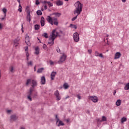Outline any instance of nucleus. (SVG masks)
Instances as JSON below:
<instances>
[{"mask_svg":"<svg viewBox=\"0 0 129 129\" xmlns=\"http://www.w3.org/2000/svg\"><path fill=\"white\" fill-rule=\"evenodd\" d=\"M73 37L75 42H79V34L78 33H74Z\"/></svg>","mask_w":129,"mask_h":129,"instance_id":"obj_5","label":"nucleus"},{"mask_svg":"<svg viewBox=\"0 0 129 129\" xmlns=\"http://www.w3.org/2000/svg\"><path fill=\"white\" fill-rule=\"evenodd\" d=\"M57 73L56 72H52L51 74V80H54L55 76H56Z\"/></svg>","mask_w":129,"mask_h":129,"instance_id":"obj_15","label":"nucleus"},{"mask_svg":"<svg viewBox=\"0 0 129 129\" xmlns=\"http://www.w3.org/2000/svg\"><path fill=\"white\" fill-rule=\"evenodd\" d=\"M34 96L33 97H36V96H37V94H34Z\"/></svg>","mask_w":129,"mask_h":129,"instance_id":"obj_58","label":"nucleus"},{"mask_svg":"<svg viewBox=\"0 0 129 129\" xmlns=\"http://www.w3.org/2000/svg\"><path fill=\"white\" fill-rule=\"evenodd\" d=\"M115 93H116V90H114V92H113V95H115Z\"/></svg>","mask_w":129,"mask_h":129,"instance_id":"obj_54","label":"nucleus"},{"mask_svg":"<svg viewBox=\"0 0 129 129\" xmlns=\"http://www.w3.org/2000/svg\"><path fill=\"white\" fill-rule=\"evenodd\" d=\"M17 2L19 3V5H21V0H17Z\"/></svg>","mask_w":129,"mask_h":129,"instance_id":"obj_55","label":"nucleus"},{"mask_svg":"<svg viewBox=\"0 0 129 129\" xmlns=\"http://www.w3.org/2000/svg\"><path fill=\"white\" fill-rule=\"evenodd\" d=\"M5 19H6V18H5V17H3V18H2V20H5Z\"/></svg>","mask_w":129,"mask_h":129,"instance_id":"obj_60","label":"nucleus"},{"mask_svg":"<svg viewBox=\"0 0 129 129\" xmlns=\"http://www.w3.org/2000/svg\"><path fill=\"white\" fill-rule=\"evenodd\" d=\"M23 26H24V24H22V33H24V30H23V29L24 28V27H23Z\"/></svg>","mask_w":129,"mask_h":129,"instance_id":"obj_51","label":"nucleus"},{"mask_svg":"<svg viewBox=\"0 0 129 129\" xmlns=\"http://www.w3.org/2000/svg\"><path fill=\"white\" fill-rule=\"evenodd\" d=\"M95 56H96V57H98V56H99V53H98V51H95Z\"/></svg>","mask_w":129,"mask_h":129,"instance_id":"obj_37","label":"nucleus"},{"mask_svg":"<svg viewBox=\"0 0 129 129\" xmlns=\"http://www.w3.org/2000/svg\"><path fill=\"white\" fill-rule=\"evenodd\" d=\"M54 95H55V96H56V100H57V101H59V100H60L61 99V97H60V94L59 93L58 90H56L54 92Z\"/></svg>","mask_w":129,"mask_h":129,"instance_id":"obj_8","label":"nucleus"},{"mask_svg":"<svg viewBox=\"0 0 129 129\" xmlns=\"http://www.w3.org/2000/svg\"><path fill=\"white\" fill-rule=\"evenodd\" d=\"M28 66H33V61H30L27 62Z\"/></svg>","mask_w":129,"mask_h":129,"instance_id":"obj_32","label":"nucleus"},{"mask_svg":"<svg viewBox=\"0 0 129 129\" xmlns=\"http://www.w3.org/2000/svg\"><path fill=\"white\" fill-rule=\"evenodd\" d=\"M69 120H70L69 119H67L66 120L67 122H68L69 121Z\"/></svg>","mask_w":129,"mask_h":129,"instance_id":"obj_59","label":"nucleus"},{"mask_svg":"<svg viewBox=\"0 0 129 129\" xmlns=\"http://www.w3.org/2000/svg\"><path fill=\"white\" fill-rule=\"evenodd\" d=\"M77 97L79 100L81 99V96H80V95H77Z\"/></svg>","mask_w":129,"mask_h":129,"instance_id":"obj_43","label":"nucleus"},{"mask_svg":"<svg viewBox=\"0 0 129 129\" xmlns=\"http://www.w3.org/2000/svg\"><path fill=\"white\" fill-rule=\"evenodd\" d=\"M126 120H127L126 117H123L121 119V122L122 123H123L124 122L126 121Z\"/></svg>","mask_w":129,"mask_h":129,"instance_id":"obj_25","label":"nucleus"},{"mask_svg":"<svg viewBox=\"0 0 129 129\" xmlns=\"http://www.w3.org/2000/svg\"><path fill=\"white\" fill-rule=\"evenodd\" d=\"M26 37H27V38H30V37L28 36V35H26Z\"/></svg>","mask_w":129,"mask_h":129,"instance_id":"obj_62","label":"nucleus"},{"mask_svg":"<svg viewBox=\"0 0 129 129\" xmlns=\"http://www.w3.org/2000/svg\"><path fill=\"white\" fill-rule=\"evenodd\" d=\"M122 3H125L126 2V0H121Z\"/></svg>","mask_w":129,"mask_h":129,"instance_id":"obj_56","label":"nucleus"},{"mask_svg":"<svg viewBox=\"0 0 129 129\" xmlns=\"http://www.w3.org/2000/svg\"><path fill=\"white\" fill-rule=\"evenodd\" d=\"M12 112V110H7V113H11Z\"/></svg>","mask_w":129,"mask_h":129,"instance_id":"obj_47","label":"nucleus"},{"mask_svg":"<svg viewBox=\"0 0 129 129\" xmlns=\"http://www.w3.org/2000/svg\"><path fill=\"white\" fill-rule=\"evenodd\" d=\"M49 63L50 65H53L54 64V62L52 60H49Z\"/></svg>","mask_w":129,"mask_h":129,"instance_id":"obj_42","label":"nucleus"},{"mask_svg":"<svg viewBox=\"0 0 129 129\" xmlns=\"http://www.w3.org/2000/svg\"><path fill=\"white\" fill-rule=\"evenodd\" d=\"M56 51H57V53H60V48L57 47L56 49Z\"/></svg>","mask_w":129,"mask_h":129,"instance_id":"obj_46","label":"nucleus"},{"mask_svg":"<svg viewBox=\"0 0 129 129\" xmlns=\"http://www.w3.org/2000/svg\"><path fill=\"white\" fill-rule=\"evenodd\" d=\"M3 26H2V23H0V30H2Z\"/></svg>","mask_w":129,"mask_h":129,"instance_id":"obj_53","label":"nucleus"},{"mask_svg":"<svg viewBox=\"0 0 129 129\" xmlns=\"http://www.w3.org/2000/svg\"><path fill=\"white\" fill-rule=\"evenodd\" d=\"M39 53H40V49H39V47H36L35 48V54H36V55H39Z\"/></svg>","mask_w":129,"mask_h":129,"instance_id":"obj_20","label":"nucleus"},{"mask_svg":"<svg viewBox=\"0 0 129 129\" xmlns=\"http://www.w3.org/2000/svg\"><path fill=\"white\" fill-rule=\"evenodd\" d=\"M35 5H36V6L40 5V2H39V0H36Z\"/></svg>","mask_w":129,"mask_h":129,"instance_id":"obj_38","label":"nucleus"},{"mask_svg":"<svg viewBox=\"0 0 129 129\" xmlns=\"http://www.w3.org/2000/svg\"><path fill=\"white\" fill-rule=\"evenodd\" d=\"M29 50V47L28 46H26L25 47V51H28Z\"/></svg>","mask_w":129,"mask_h":129,"instance_id":"obj_49","label":"nucleus"},{"mask_svg":"<svg viewBox=\"0 0 129 129\" xmlns=\"http://www.w3.org/2000/svg\"><path fill=\"white\" fill-rule=\"evenodd\" d=\"M66 60V55L63 54L60 58L59 60L57 61L58 64H62L64 61Z\"/></svg>","mask_w":129,"mask_h":129,"instance_id":"obj_6","label":"nucleus"},{"mask_svg":"<svg viewBox=\"0 0 129 129\" xmlns=\"http://www.w3.org/2000/svg\"><path fill=\"white\" fill-rule=\"evenodd\" d=\"M52 15H54L56 17H58L59 18V17H60L61 16V13H54L52 14Z\"/></svg>","mask_w":129,"mask_h":129,"instance_id":"obj_26","label":"nucleus"},{"mask_svg":"<svg viewBox=\"0 0 129 129\" xmlns=\"http://www.w3.org/2000/svg\"><path fill=\"white\" fill-rule=\"evenodd\" d=\"M99 56L101 58H103V55H102V53H100V54H99Z\"/></svg>","mask_w":129,"mask_h":129,"instance_id":"obj_48","label":"nucleus"},{"mask_svg":"<svg viewBox=\"0 0 129 129\" xmlns=\"http://www.w3.org/2000/svg\"><path fill=\"white\" fill-rule=\"evenodd\" d=\"M121 104V100L120 99L117 100V101L116 102V105L117 106H119Z\"/></svg>","mask_w":129,"mask_h":129,"instance_id":"obj_22","label":"nucleus"},{"mask_svg":"<svg viewBox=\"0 0 129 129\" xmlns=\"http://www.w3.org/2000/svg\"><path fill=\"white\" fill-rule=\"evenodd\" d=\"M3 13H4V14H7V9L4 8L3 10Z\"/></svg>","mask_w":129,"mask_h":129,"instance_id":"obj_40","label":"nucleus"},{"mask_svg":"<svg viewBox=\"0 0 129 129\" xmlns=\"http://www.w3.org/2000/svg\"><path fill=\"white\" fill-rule=\"evenodd\" d=\"M57 33H58V35H65V33H64L62 30H59V32Z\"/></svg>","mask_w":129,"mask_h":129,"instance_id":"obj_35","label":"nucleus"},{"mask_svg":"<svg viewBox=\"0 0 129 129\" xmlns=\"http://www.w3.org/2000/svg\"><path fill=\"white\" fill-rule=\"evenodd\" d=\"M18 118V117L15 115H12L10 117V121H16V120H17Z\"/></svg>","mask_w":129,"mask_h":129,"instance_id":"obj_11","label":"nucleus"},{"mask_svg":"<svg viewBox=\"0 0 129 129\" xmlns=\"http://www.w3.org/2000/svg\"><path fill=\"white\" fill-rule=\"evenodd\" d=\"M43 49H44V50H46V49H47V45L46 44H44L43 45Z\"/></svg>","mask_w":129,"mask_h":129,"instance_id":"obj_39","label":"nucleus"},{"mask_svg":"<svg viewBox=\"0 0 129 129\" xmlns=\"http://www.w3.org/2000/svg\"><path fill=\"white\" fill-rule=\"evenodd\" d=\"M53 24L55 26H58V21L53 22Z\"/></svg>","mask_w":129,"mask_h":129,"instance_id":"obj_41","label":"nucleus"},{"mask_svg":"<svg viewBox=\"0 0 129 129\" xmlns=\"http://www.w3.org/2000/svg\"><path fill=\"white\" fill-rule=\"evenodd\" d=\"M106 37H109V35L107 34V35H106Z\"/></svg>","mask_w":129,"mask_h":129,"instance_id":"obj_63","label":"nucleus"},{"mask_svg":"<svg viewBox=\"0 0 129 129\" xmlns=\"http://www.w3.org/2000/svg\"><path fill=\"white\" fill-rule=\"evenodd\" d=\"M29 56H30V55L29 54V53L27 52L26 53V56H27V57H29Z\"/></svg>","mask_w":129,"mask_h":129,"instance_id":"obj_52","label":"nucleus"},{"mask_svg":"<svg viewBox=\"0 0 129 129\" xmlns=\"http://www.w3.org/2000/svg\"><path fill=\"white\" fill-rule=\"evenodd\" d=\"M57 6H63V2L60 0H58L56 2Z\"/></svg>","mask_w":129,"mask_h":129,"instance_id":"obj_21","label":"nucleus"},{"mask_svg":"<svg viewBox=\"0 0 129 129\" xmlns=\"http://www.w3.org/2000/svg\"><path fill=\"white\" fill-rule=\"evenodd\" d=\"M55 119H56V123H58V124L57 125L58 126H60V125H64V123L59 120V118H58V115H55Z\"/></svg>","mask_w":129,"mask_h":129,"instance_id":"obj_7","label":"nucleus"},{"mask_svg":"<svg viewBox=\"0 0 129 129\" xmlns=\"http://www.w3.org/2000/svg\"><path fill=\"white\" fill-rule=\"evenodd\" d=\"M70 27L71 28H73L74 29H75L76 30V29H77V26L76 25L71 24Z\"/></svg>","mask_w":129,"mask_h":129,"instance_id":"obj_30","label":"nucleus"},{"mask_svg":"<svg viewBox=\"0 0 129 129\" xmlns=\"http://www.w3.org/2000/svg\"><path fill=\"white\" fill-rule=\"evenodd\" d=\"M120 56H121V54H120V52H117L115 54L114 59H119Z\"/></svg>","mask_w":129,"mask_h":129,"instance_id":"obj_18","label":"nucleus"},{"mask_svg":"<svg viewBox=\"0 0 129 129\" xmlns=\"http://www.w3.org/2000/svg\"><path fill=\"white\" fill-rule=\"evenodd\" d=\"M97 121H98V122H101L102 120L100 119H97Z\"/></svg>","mask_w":129,"mask_h":129,"instance_id":"obj_45","label":"nucleus"},{"mask_svg":"<svg viewBox=\"0 0 129 129\" xmlns=\"http://www.w3.org/2000/svg\"><path fill=\"white\" fill-rule=\"evenodd\" d=\"M55 32H56V30H53L52 32V35L50 36L49 38V41L48 42V44H51L50 46H52V45H54V41L55 39L57 38V37H61V35L59 34V33L56 32V34H55Z\"/></svg>","mask_w":129,"mask_h":129,"instance_id":"obj_2","label":"nucleus"},{"mask_svg":"<svg viewBox=\"0 0 129 129\" xmlns=\"http://www.w3.org/2000/svg\"><path fill=\"white\" fill-rule=\"evenodd\" d=\"M21 40V38H20V37H18L14 41V46L15 47H17V46H19V41Z\"/></svg>","mask_w":129,"mask_h":129,"instance_id":"obj_12","label":"nucleus"},{"mask_svg":"<svg viewBox=\"0 0 129 129\" xmlns=\"http://www.w3.org/2000/svg\"><path fill=\"white\" fill-rule=\"evenodd\" d=\"M34 29L36 31H38V30L40 29V25H38V24L35 25Z\"/></svg>","mask_w":129,"mask_h":129,"instance_id":"obj_24","label":"nucleus"},{"mask_svg":"<svg viewBox=\"0 0 129 129\" xmlns=\"http://www.w3.org/2000/svg\"><path fill=\"white\" fill-rule=\"evenodd\" d=\"M36 13L38 16H42V11L41 10L37 11Z\"/></svg>","mask_w":129,"mask_h":129,"instance_id":"obj_31","label":"nucleus"},{"mask_svg":"<svg viewBox=\"0 0 129 129\" xmlns=\"http://www.w3.org/2000/svg\"><path fill=\"white\" fill-rule=\"evenodd\" d=\"M89 99H90V100H92L93 102H97V101H98V99L97 98V97L95 96H90Z\"/></svg>","mask_w":129,"mask_h":129,"instance_id":"obj_10","label":"nucleus"},{"mask_svg":"<svg viewBox=\"0 0 129 129\" xmlns=\"http://www.w3.org/2000/svg\"><path fill=\"white\" fill-rule=\"evenodd\" d=\"M42 36H43V37H44V38H48V34L47 33H44L43 34V35H42Z\"/></svg>","mask_w":129,"mask_h":129,"instance_id":"obj_36","label":"nucleus"},{"mask_svg":"<svg viewBox=\"0 0 129 129\" xmlns=\"http://www.w3.org/2000/svg\"><path fill=\"white\" fill-rule=\"evenodd\" d=\"M46 21H47V22H48V23L51 25H53V22H56L58 21V19L55 17L51 18L50 16H47Z\"/></svg>","mask_w":129,"mask_h":129,"instance_id":"obj_3","label":"nucleus"},{"mask_svg":"<svg viewBox=\"0 0 129 129\" xmlns=\"http://www.w3.org/2000/svg\"><path fill=\"white\" fill-rule=\"evenodd\" d=\"M106 117L104 116H102V121H106Z\"/></svg>","mask_w":129,"mask_h":129,"instance_id":"obj_33","label":"nucleus"},{"mask_svg":"<svg viewBox=\"0 0 129 129\" xmlns=\"http://www.w3.org/2000/svg\"><path fill=\"white\" fill-rule=\"evenodd\" d=\"M41 11H44V9L42 8Z\"/></svg>","mask_w":129,"mask_h":129,"instance_id":"obj_64","label":"nucleus"},{"mask_svg":"<svg viewBox=\"0 0 129 129\" xmlns=\"http://www.w3.org/2000/svg\"><path fill=\"white\" fill-rule=\"evenodd\" d=\"M32 87H30V88H32L34 89V88H35V87H36V86H37V85H38V83H37V81L35 80H33L32 81Z\"/></svg>","mask_w":129,"mask_h":129,"instance_id":"obj_13","label":"nucleus"},{"mask_svg":"<svg viewBox=\"0 0 129 129\" xmlns=\"http://www.w3.org/2000/svg\"><path fill=\"white\" fill-rule=\"evenodd\" d=\"M27 15L26 17V20L27 21L29 22V23H31V15L30 14H31V11H30V10H27Z\"/></svg>","mask_w":129,"mask_h":129,"instance_id":"obj_9","label":"nucleus"},{"mask_svg":"<svg viewBox=\"0 0 129 129\" xmlns=\"http://www.w3.org/2000/svg\"><path fill=\"white\" fill-rule=\"evenodd\" d=\"M40 24L41 27H44V26H45V18H44V17H41Z\"/></svg>","mask_w":129,"mask_h":129,"instance_id":"obj_14","label":"nucleus"},{"mask_svg":"<svg viewBox=\"0 0 129 129\" xmlns=\"http://www.w3.org/2000/svg\"><path fill=\"white\" fill-rule=\"evenodd\" d=\"M47 5H45L44 6V10H47Z\"/></svg>","mask_w":129,"mask_h":129,"instance_id":"obj_50","label":"nucleus"},{"mask_svg":"<svg viewBox=\"0 0 129 129\" xmlns=\"http://www.w3.org/2000/svg\"><path fill=\"white\" fill-rule=\"evenodd\" d=\"M31 79H28L27 80V82H26V85H29V84H30V83H31Z\"/></svg>","mask_w":129,"mask_h":129,"instance_id":"obj_34","label":"nucleus"},{"mask_svg":"<svg viewBox=\"0 0 129 129\" xmlns=\"http://www.w3.org/2000/svg\"><path fill=\"white\" fill-rule=\"evenodd\" d=\"M70 97L69 96H68L67 97H66V99H67V98H69Z\"/></svg>","mask_w":129,"mask_h":129,"instance_id":"obj_57","label":"nucleus"},{"mask_svg":"<svg viewBox=\"0 0 129 129\" xmlns=\"http://www.w3.org/2000/svg\"><path fill=\"white\" fill-rule=\"evenodd\" d=\"M34 71H36V67H34Z\"/></svg>","mask_w":129,"mask_h":129,"instance_id":"obj_61","label":"nucleus"},{"mask_svg":"<svg viewBox=\"0 0 129 129\" xmlns=\"http://www.w3.org/2000/svg\"><path fill=\"white\" fill-rule=\"evenodd\" d=\"M43 4H44V5H46V4H47L49 6V8L51 7H53V4L51 3V2H50L44 1L43 2Z\"/></svg>","mask_w":129,"mask_h":129,"instance_id":"obj_19","label":"nucleus"},{"mask_svg":"<svg viewBox=\"0 0 129 129\" xmlns=\"http://www.w3.org/2000/svg\"><path fill=\"white\" fill-rule=\"evenodd\" d=\"M88 52L89 54H91V53L92 52V50L91 49H89L88 50Z\"/></svg>","mask_w":129,"mask_h":129,"instance_id":"obj_44","label":"nucleus"},{"mask_svg":"<svg viewBox=\"0 0 129 129\" xmlns=\"http://www.w3.org/2000/svg\"><path fill=\"white\" fill-rule=\"evenodd\" d=\"M25 43L27 44L28 46H31V43H30V38H28L27 37H25Z\"/></svg>","mask_w":129,"mask_h":129,"instance_id":"obj_17","label":"nucleus"},{"mask_svg":"<svg viewBox=\"0 0 129 129\" xmlns=\"http://www.w3.org/2000/svg\"><path fill=\"white\" fill-rule=\"evenodd\" d=\"M18 11L20 13H22V12L23 11V10L22 9V6L20 4L19 6V9H18Z\"/></svg>","mask_w":129,"mask_h":129,"instance_id":"obj_27","label":"nucleus"},{"mask_svg":"<svg viewBox=\"0 0 129 129\" xmlns=\"http://www.w3.org/2000/svg\"><path fill=\"white\" fill-rule=\"evenodd\" d=\"M41 84L42 85H44L46 83V78H45V76L41 77Z\"/></svg>","mask_w":129,"mask_h":129,"instance_id":"obj_16","label":"nucleus"},{"mask_svg":"<svg viewBox=\"0 0 129 129\" xmlns=\"http://www.w3.org/2000/svg\"><path fill=\"white\" fill-rule=\"evenodd\" d=\"M43 70H44V68H41L40 69H38V70H37V73H42Z\"/></svg>","mask_w":129,"mask_h":129,"instance_id":"obj_23","label":"nucleus"},{"mask_svg":"<svg viewBox=\"0 0 129 129\" xmlns=\"http://www.w3.org/2000/svg\"><path fill=\"white\" fill-rule=\"evenodd\" d=\"M63 87L64 89H68V88L69 87V86L68 85V84L65 83L63 84Z\"/></svg>","mask_w":129,"mask_h":129,"instance_id":"obj_29","label":"nucleus"},{"mask_svg":"<svg viewBox=\"0 0 129 129\" xmlns=\"http://www.w3.org/2000/svg\"><path fill=\"white\" fill-rule=\"evenodd\" d=\"M10 72H12V73H14V72H15V69L13 67H11L10 68Z\"/></svg>","mask_w":129,"mask_h":129,"instance_id":"obj_28","label":"nucleus"},{"mask_svg":"<svg viewBox=\"0 0 129 129\" xmlns=\"http://www.w3.org/2000/svg\"><path fill=\"white\" fill-rule=\"evenodd\" d=\"M34 89L33 88H30L29 91L27 92V98L30 101H32L31 96H33V91H34Z\"/></svg>","mask_w":129,"mask_h":129,"instance_id":"obj_4","label":"nucleus"},{"mask_svg":"<svg viewBox=\"0 0 129 129\" xmlns=\"http://www.w3.org/2000/svg\"><path fill=\"white\" fill-rule=\"evenodd\" d=\"M74 6L76 8V10L74 12V15H77L76 17L73 18L72 19V22H74L75 20H77V17L79 16L81 14V12H82V4L80 3V2L78 1L75 4Z\"/></svg>","mask_w":129,"mask_h":129,"instance_id":"obj_1","label":"nucleus"}]
</instances>
